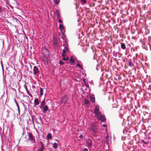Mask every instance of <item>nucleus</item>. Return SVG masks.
<instances>
[{
  "mask_svg": "<svg viewBox=\"0 0 151 151\" xmlns=\"http://www.w3.org/2000/svg\"><path fill=\"white\" fill-rule=\"evenodd\" d=\"M84 103L85 104L87 105L89 104V101L88 99H85L84 100Z\"/></svg>",
  "mask_w": 151,
  "mask_h": 151,
  "instance_id": "obj_28",
  "label": "nucleus"
},
{
  "mask_svg": "<svg viewBox=\"0 0 151 151\" xmlns=\"http://www.w3.org/2000/svg\"><path fill=\"white\" fill-rule=\"evenodd\" d=\"M63 46H64V47H65L66 46H65V44H63Z\"/></svg>",
  "mask_w": 151,
  "mask_h": 151,
  "instance_id": "obj_41",
  "label": "nucleus"
},
{
  "mask_svg": "<svg viewBox=\"0 0 151 151\" xmlns=\"http://www.w3.org/2000/svg\"><path fill=\"white\" fill-rule=\"evenodd\" d=\"M45 62L46 63H47V62H48V60H47V58L45 59Z\"/></svg>",
  "mask_w": 151,
  "mask_h": 151,
  "instance_id": "obj_36",
  "label": "nucleus"
},
{
  "mask_svg": "<svg viewBox=\"0 0 151 151\" xmlns=\"http://www.w3.org/2000/svg\"><path fill=\"white\" fill-rule=\"evenodd\" d=\"M55 13L57 15L58 18H60V14L59 11L58 10H55Z\"/></svg>",
  "mask_w": 151,
  "mask_h": 151,
  "instance_id": "obj_13",
  "label": "nucleus"
},
{
  "mask_svg": "<svg viewBox=\"0 0 151 151\" xmlns=\"http://www.w3.org/2000/svg\"><path fill=\"white\" fill-rule=\"evenodd\" d=\"M53 42V44L54 45H56L58 43L57 39L55 37H54L53 40H52Z\"/></svg>",
  "mask_w": 151,
  "mask_h": 151,
  "instance_id": "obj_10",
  "label": "nucleus"
},
{
  "mask_svg": "<svg viewBox=\"0 0 151 151\" xmlns=\"http://www.w3.org/2000/svg\"><path fill=\"white\" fill-rule=\"evenodd\" d=\"M90 100L92 102H94L95 101V97L94 96L91 95L90 96Z\"/></svg>",
  "mask_w": 151,
  "mask_h": 151,
  "instance_id": "obj_14",
  "label": "nucleus"
},
{
  "mask_svg": "<svg viewBox=\"0 0 151 151\" xmlns=\"http://www.w3.org/2000/svg\"><path fill=\"white\" fill-rule=\"evenodd\" d=\"M128 64H129V66L130 67H132V66H134V64H132V59H129L128 60Z\"/></svg>",
  "mask_w": 151,
  "mask_h": 151,
  "instance_id": "obj_9",
  "label": "nucleus"
},
{
  "mask_svg": "<svg viewBox=\"0 0 151 151\" xmlns=\"http://www.w3.org/2000/svg\"><path fill=\"white\" fill-rule=\"evenodd\" d=\"M70 60L72 63H74L75 61V60L73 58L72 56L71 57Z\"/></svg>",
  "mask_w": 151,
  "mask_h": 151,
  "instance_id": "obj_27",
  "label": "nucleus"
},
{
  "mask_svg": "<svg viewBox=\"0 0 151 151\" xmlns=\"http://www.w3.org/2000/svg\"><path fill=\"white\" fill-rule=\"evenodd\" d=\"M81 1L83 2L84 4H86V0H81Z\"/></svg>",
  "mask_w": 151,
  "mask_h": 151,
  "instance_id": "obj_34",
  "label": "nucleus"
},
{
  "mask_svg": "<svg viewBox=\"0 0 151 151\" xmlns=\"http://www.w3.org/2000/svg\"><path fill=\"white\" fill-rule=\"evenodd\" d=\"M98 119L100 120L102 122H104L106 119L105 118V116L103 115H101L100 116L99 118Z\"/></svg>",
  "mask_w": 151,
  "mask_h": 151,
  "instance_id": "obj_7",
  "label": "nucleus"
},
{
  "mask_svg": "<svg viewBox=\"0 0 151 151\" xmlns=\"http://www.w3.org/2000/svg\"><path fill=\"white\" fill-rule=\"evenodd\" d=\"M60 1V0H55L54 1V3L55 5H58Z\"/></svg>",
  "mask_w": 151,
  "mask_h": 151,
  "instance_id": "obj_24",
  "label": "nucleus"
},
{
  "mask_svg": "<svg viewBox=\"0 0 151 151\" xmlns=\"http://www.w3.org/2000/svg\"><path fill=\"white\" fill-rule=\"evenodd\" d=\"M86 143L88 147H91L92 145V142L91 139H88L86 141Z\"/></svg>",
  "mask_w": 151,
  "mask_h": 151,
  "instance_id": "obj_6",
  "label": "nucleus"
},
{
  "mask_svg": "<svg viewBox=\"0 0 151 151\" xmlns=\"http://www.w3.org/2000/svg\"><path fill=\"white\" fill-rule=\"evenodd\" d=\"M39 72L38 69L36 66H34L33 68V74L34 75H36Z\"/></svg>",
  "mask_w": 151,
  "mask_h": 151,
  "instance_id": "obj_5",
  "label": "nucleus"
},
{
  "mask_svg": "<svg viewBox=\"0 0 151 151\" xmlns=\"http://www.w3.org/2000/svg\"><path fill=\"white\" fill-rule=\"evenodd\" d=\"M95 114L97 119H99V118L101 116V113L100 111H99V112Z\"/></svg>",
  "mask_w": 151,
  "mask_h": 151,
  "instance_id": "obj_19",
  "label": "nucleus"
},
{
  "mask_svg": "<svg viewBox=\"0 0 151 151\" xmlns=\"http://www.w3.org/2000/svg\"><path fill=\"white\" fill-rule=\"evenodd\" d=\"M67 101L66 96H64L62 99V101L63 103H65Z\"/></svg>",
  "mask_w": 151,
  "mask_h": 151,
  "instance_id": "obj_11",
  "label": "nucleus"
},
{
  "mask_svg": "<svg viewBox=\"0 0 151 151\" xmlns=\"http://www.w3.org/2000/svg\"><path fill=\"white\" fill-rule=\"evenodd\" d=\"M28 136L29 137L28 140L31 141L32 143L35 144V140L32 134L30 132H28Z\"/></svg>",
  "mask_w": 151,
  "mask_h": 151,
  "instance_id": "obj_1",
  "label": "nucleus"
},
{
  "mask_svg": "<svg viewBox=\"0 0 151 151\" xmlns=\"http://www.w3.org/2000/svg\"><path fill=\"white\" fill-rule=\"evenodd\" d=\"M25 89L27 91V93H28V95L30 96H31V97H32V95L30 93H29V91H28V89H27V86H26V85H25Z\"/></svg>",
  "mask_w": 151,
  "mask_h": 151,
  "instance_id": "obj_16",
  "label": "nucleus"
},
{
  "mask_svg": "<svg viewBox=\"0 0 151 151\" xmlns=\"http://www.w3.org/2000/svg\"><path fill=\"white\" fill-rule=\"evenodd\" d=\"M15 101L16 104L17 106V108H18V112L19 113L20 112V109H19V104L16 100H15Z\"/></svg>",
  "mask_w": 151,
  "mask_h": 151,
  "instance_id": "obj_26",
  "label": "nucleus"
},
{
  "mask_svg": "<svg viewBox=\"0 0 151 151\" xmlns=\"http://www.w3.org/2000/svg\"><path fill=\"white\" fill-rule=\"evenodd\" d=\"M59 63L60 65H62L64 64V63L62 60H59Z\"/></svg>",
  "mask_w": 151,
  "mask_h": 151,
  "instance_id": "obj_32",
  "label": "nucleus"
},
{
  "mask_svg": "<svg viewBox=\"0 0 151 151\" xmlns=\"http://www.w3.org/2000/svg\"><path fill=\"white\" fill-rule=\"evenodd\" d=\"M2 9L0 7V12L2 11Z\"/></svg>",
  "mask_w": 151,
  "mask_h": 151,
  "instance_id": "obj_39",
  "label": "nucleus"
},
{
  "mask_svg": "<svg viewBox=\"0 0 151 151\" xmlns=\"http://www.w3.org/2000/svg\"><path fill=\"white\" fill-rule=\"evenodd\" d=\"M59 29L61 31L64 29V27L63 24H60L59 25Z\"/></svg>",
  "mask_w": 151,
  "mask_h": 151,
  "instance_id": "obj_23",
  "label": "nucleus"
},
{
  "mask_svg": "<svg viewBox=\"0 0 151 151\" xmlns=\"http://www.w3.org/2000/svg\"><path fill=\"white\" fill-rule=\"evenodd\" d=\"M121 48L123 49H125L126 48V46L125 44L123 43H122L121 45Z\"/></svg>",
  "mask_w": 151,
  "mask_h": 151,
  "instance_id": "obj_18",
  "label": "nucleus"
},
{
  "mask_svg": "<svg viewBox=\"0 0 151 151\" xmlns=\"http://www.w3.org/2000/svg\"><path fill=\"white\" fill-rule=\"evenodd\" d=\"M68 51V48L67 46H65L64 47V49L63 50V51L65 52H67Z\"/></svg>",
  "mask_w": 151,
  "mask_h": 151,
  "instance_id": "obj_20",
  "label": "nucleus"
},
{
  "mask_svg": "<svg viewBox=\"0 0 151 151\" xmlns=\"http://www.w3.org/2000/svg\"><path fill=\"white\" fill-rule=\"evenodd\" d=\"M45 104V100L44 99L41 102V105L40 107V109H42Z\"/></svg>",
  "mask_w": 151,
  "mask_h": 151,
  "instance_id": "obj_17",
  "label": "nucleus"
},
{
  "mask_svg": "<svg viewBox=\"0 0 151 151\" xmlns=\"http://www.w3.org/2000/svg\"><path fill=\"white\" fill-rule=\"evenodd\" d=\"M103 126H104V127H106V124H104L103 125Z\"/></svg>",
  "mask_w": 151,
  "mask_h": 151,
  "instance_id": "obj_40",
  "label": "nucleus"
},
{
  "mask_svg": "<svg viewBox=\"0 0 151 151\" xmlns=\"http://www.w3.org/2000/svg\"><path fill=\"white\" fill-rule=\"evenodd\" d=\"M69 59V58L68 57H66V58H62V60H65V61H67Z\"/></svg>",
  "mask_w": 151,
  "mask_h": 151,
  "instance_id": "obj_30",
  "label": "nucleus"
},
{
  "mask_svg": "<svg viewBox=\"0 0 151 151\" xmlns=\"http://www.w3.org/2000/svg\"><path fill=\"white\" fill-rule=\"evenodd\" d=\"M52 137V135L50 133L48 134L47 136V137L48 139H51Z\"/></svg>",
  "mask_w": 151,
  "mask_h": 151,
  "instance_id": "obj_22",
  "label": "nucleus"
},
{
  "mask_svg": "<svg viewBox=\"0 0 151 151\" xmlns=\"http://www.w3.org/2000/svg\"><path fill=\"white\" fill-rule=\"evenodd\" d=\"M40 94L41 96L43 94V90L41 88H40Z\"/></svg>",
  "mask_w": 151,
  "mask_h": 151,
  "instance_id": "obj_25",
  "label": "nucleus"
},
{
  "mask_svg": "<svg viewBox=\"0 0 151 151\" xmlns=\"http://www.w3.org/2000/svg\"><path fill=\"white\" fill-rule=\"evenodd\" d=\"M59 22L60 23H62V22H62V20H61V19H59Z\"/></svg>",
  "mask_w": 151,
  "mask_h": 151,
  "instance_id": "obj_38",
  "label": "nucleus"
},
{
  "mask_svg": "<svg viewBox=\"0 0 151 151\" xmlns=\"http://www.w3.org/2000/svg\"><path fill=\"white\" fill-rule=\"evenodd\" d=\"M41 146L39 147L37 151H43L44 149V145L43 143L41 141L40 142Z\"/></svg>",
  "mask_w": 151,
  "mask_h": 151,
  "instance_id": "obj_4",
  "label": "nucleus"
},
{
  "mask_svg": "<svg viewBox=\"0 0 151 151\" xmlns=\"http://www.w3.org/2000/svg\"><path fill=\"white\" fill-rule=\"evenodd\" d=\"M52 144L53 145V146L52 147L54 148H57L58 147V145L56 143H52Z\"/></svg>",
  "mask_w": 151,
  "mask_h": 151,
  "instance_id": "obj_21",
  "label": "nucleus"
},
{
  "mask_svg": "<svg viewBox=\"0 0 151 151\" xmlns=\"http://www.w3.org/2000/svg\"><path fill=\"white\" fill-rule=\"evenodd\" d=\"M109 99H110V97H109Z\"/></svg>",
  "mask_w": 151,
  "mask_h": 151,
  "instance_id": "obj_42",
  "label": "nucleus"
},
{
  "mask_svg": "<svg viewBox=\"0 0 151 151\" xmlns=\"http://www.w3.org/2000/svg\"><path fill=\"white\" fill-rule=\"evenodd\" d=\"M141 142L146 145L148 143L147 142L145 141L143 139L141 140Z\"/></svg>",
  "mask_w": 151,
  "mask_h": 151,
  "instance_id": "obj_33",
  "label": "nucleus"
},
{
  "mask_svg": "<svg viewBox=\"0 0 151 151\" xmlns=\"http://www.w3.org/2000/svg\"><path fill=\"white\" fill-rule=\"evenodd\" d=\"M48 110V107L47 105L44 106L43 107V110L42 111L43 113L46 112Z\"/></svg>",
  "mask_w": 151,
  "mask_h": 151,
  "instance_id": "obj_12",
  "label": "nucleus"
},
{
  "mask_svg": "<svg viewBox=\"0 0 151 151\" xmlns=\"http://www.w3.org/2000/svg\"><path fill=\"white\" fill-rule=\"evenodd\" d=\"M66 52L63 51V53L62 54V56L63 57H65L66 56Z\"/></svg>",
  "mask_w": 151,
  "mask_h": 151,
  "instance_id": "obj_31",
  "label": "nucleus"
},
{
  "mask_svg": "<svg viewBox=\"0 0 151 151\" xmlns=\"http://www.w3.org/2000/svg\"><path fill=\"white\" fill-rule=\"evenodd\" d=\"M77 66L81 68V70H83V68L82 67L81 65H80L79 63L77 64Z\"/></svg>",
  "mask_w": 151,
  "mask_h": 151,
  "instance_id": "obj_29",
  "label": "nucleus"
},
{
  "mask_svg": "<svg viewBox=\"0 0 151 151\" xmlns=\"http://www.w3.org/2000/svg\"><path fill=\"white\" fill-rule=\"evenodd\" d=\"M83 136L82 135H80V136H79V138L80 139H83Z\"/></svg>",
  "mask_w": 151,
  "mask_h": 151,
  "instance_id": "obj_35",
  "label": "nucleus"
},
{
  "mask_svg": "<svg viewBox=\"0 0 151 151\" xmlns=\"http://www.w3.org/2000/svg\"><path fill=\"white\" fill-rule=\"evenodd\" d=\"M35 104V105H38L39 104V102L38 100L37 99H35L34 101Z\"/></svg>",
  "mask_w": 151,
  "mask_h": 151,
  "instance_id": "obj_15",
  "label": "nucleus"
},
{
  "mask_svg": "<svg viewBox=\"0 0 151 151\" xmlns=\"http://www.w3.org/2000/svg\"><path fill=\"white\" fill-rule=\"evenodd\" d=\"M83 151H88V149L86 148H85L84 149Z\"/></svg>",
  "mask_w": 151,
  "mask_h": 151,
  "instance_id": "obj_37",
  "label": "nucleus"
},
{
  "mask_svg": "<svg viewBox=\"0 0 151 151\" xmlns=\"http://www.w3.org/2000/svg\"><path fill=\"white\" fill-rule=\"evenodd\" d=\"M42 53L45 55H48L49 52L48 50L45 47H43L42 50Z\"/></svg>",
  "mask_w": 151,
  "mask_h": 151,
  "instance_id": "obj_3",
  "label": "nucleus"
},
{
  "mask_svg": "<svg viewBox=\"0 0 151 151\" xmlns=\"http://www.w3.org/2000/svg\"><path fill=\"white\" fill-rule=\"evenodd\" d=\"M99 106H96L95 108V109L94 111V113L95 114L99 112Z\"/></svg>",
  "mask_w": 151,
  "mask_h": 151,
  "instance_id": "obj_8",
  "label": "nucleus"
},
{
  "mask_svg": "<svg viewBox=\"0 0 151 151\" xmlns=\"http://www.w3.org/2000/svg\"><path fill=\"white\" fill-rule=\"evenodd\" d=\"M91 129L94 133H96L97 131V129L96 125L93 124L91 126Z\"/></svg>",
  "mask_w": 151,
  "mask_h": 151,
  "instance_id": "obj_2",
  "label": "nucleus"
}]
</instances>
